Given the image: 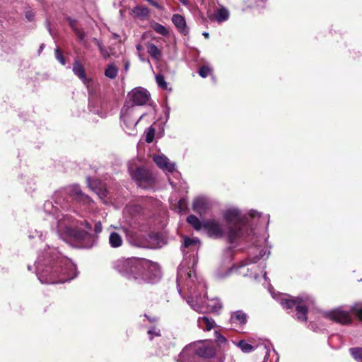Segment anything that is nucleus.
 I'll return each mask as SVG.
<instances>
[{"label": "nucleus", "mask_w": 362, "mask_h": 362, "mask_svg": "<svg viewBox=\"0 0 362 362\" xmlns=\"http://www.w3.org/2000/svg\"><path fill=\"white\" fill-rule=\"evenodd\" d=\"M53 198L57 206L52 202L47 201L44 204V211L57 221L58 233L72 240L77 247H92L96 243V238L88 231L79 228V226H84L86 229L90 230L91 225L86 220H76L69 214H59L57 206L64 210L73 209L76 214L83 216L82 211L78 210V206L81 211L90 212L93 209V200L82 193L78 185L60 189L55 192Z\"/></svg>", "instance_id": "1"}, {"label": "nucleus", "mask_w": 362, "mask_h": 362, "mask_svg": "<svg viewBox=\"0 0 362 362\" xmlns=\"http://www.w3.org/2000/svg\"><path fill=\"white\" fill-rule=\"evenodd\" d=\"M200 245V241L197 238H184L181 246L184 259L177 269V291L182 296V290L187 289V293L184 298L187 304L196 312L219 313L223 308L222 303L216 298L205 300L206 296L205 282L202 277L197 276L194 270Z\"/></svg>", "instance_id": "2"}, {"label": "nucleus", "mask_w": 362, "mask_h": 362, "mask_svg": "<svg viewBox=\"0 0 362 362\" xmlns=\"http://www.w3.org/2000/svg\"><path fill=\"white\" fill-rule=\"evenodd\" d=\"M35 264L36 275L42 284H63L78 274L74 262L57 248L49 245L38 254Z\"/></svg>", "instance_id": "3"}, {"label": "nucleus", "mask_w": 362, "mask_h": 362, "mask_svg": "<svg viewBox=\"0 0 362 362\" xmlns=\"http://www.w3.org/2000/svg\"><path fill=\"white\" fill-rule=\"evenodd\" d=\"M269 215L251 210L248 214L242 216L237 208H229L223 213V218L227 223V240L230 243L236 242L241 238L249 236L253 233L252 226L269 224Z\"/></svg>", "instance_id": "4"}, {"label": "nucleus", "mask_w": 362, "mask_h": 362, "mask_svg": "<svg viewBox=\"0 0 362 362\" xmlns=\"http://www.w3.org/2000/svg\"><path fill=\"white\" fill-rule=\"evenodd\" d=\"M215 349L206 341H199L187 345L180 354L177 362H202L203 359L214 358ZM213 362H223L221 358L214 359Z\"/></svg>", "instance_id": "5"}, {"label": "nucleus", "mask_w": 362, "mask_h": 362, "mask_svg": "<svg viewBox=\"0 0 362 362\" xmlns=\"http://www.w3.org/2000/svg\"><path fill=\"white\" fill-rule=\"evenodd\" d=\"M269 291L273 298H276L284 308H296L297 320L303 322L307 321L308 308L314 303V300L311 296L307 294H302L297 297H293L285 293L278 294L275 296L271 290Z\"/></svg>", "instance_id": "6"}, {"label": "nucleus", "mask_w": 362, "mask_h": 362, "mask_svg": "<svg viewBox=\"0 0 362 362\" xmlns=\"http://www.w3.org/2000/svg\"><path fill=\"white\" fill-rule=\"evenodd\" d=\"M138 107H135L130 102H125L120 112L121 127L129 135H136L135 127L144 117V113L137 117L136 112Z\"/></svg>", "instance_id": "7"}, {"label": "nucleus", "mask_w": 362, "mask_h": 362, "mask_svg": "<svg viewBox=\"0 0 362 362\" xmlns=\"http://www.w3.org/2000/svg\"><path fill=\"white\" fill-rule=\"evenodd\" d=\"M161 271L159 265L148 259H140L137 284H155L161 279Z\"/></svg>", "instance_id": "8"}, {"label": "nucleus", "mask_w": 362, "mask_h": 362, "mask_svg": "<svg viewBox=\"0 0 362 362\" xmlns=\"http://www.w3.org/2000/svg\"><path fill=\"white\" fill-rule=\"evenodd\" d=\"M139 259H119L113 264L114 269L129 280L136 282L139 269Z\"/></svg>", "instance_id": "9"}, {"label": "nucleus", "mask_w": 362, "mask_h": 362, "mask_svg": "<svg viewBox=\"0 0 362 362\" xmlns=\"http://www.w3.org/2000/svg\"><path fill=\"white\" fill-rule=\"evenodd\" d=\"M351 313L362 321V302L355 303L349 310H342L341 308L332 310L327 314V317L341 324H349L351 322Z\"/></svg>", "instance_id": "10"}, {"label": "nucleus", "mask_w": 362, "mask_h": 362, "mask_svg": "<svg viewBox=\"0 0 362 362\" xmlns=\"http://www.w3.org/2000/svg\"><path fill=\"white\" fill-rule=\"evenodd\" d=\"M258 255L254 257H248L246 259L241 262L240 268H243L245 267H250L247 268V273L245 274L251 278H254L255 279H257L259 273H263L264 279H267V274L264 271L265 265H255V264L264 256L266 255L267 251L264 249H257Z\"/></svg>", "instance_id": "11"}, {"label": "nucleus", "mask_w": 362, "mask_h": 362, "mask_svg": "<svg viewBox=\"0 0 362 362\" xmlns=\"http://www.w3.org/2000/svg\"><path fill=\"white\" fill-rule=\"evenodd\" d=\"M128 170L132 179L140 186L144 184H151L154 180L151 173L144 167L134 168L132 163H129Z\"/></svg>", "instance_id": "12"}, {"label": "nucleus", "mask_w": 362, "mask_h": 362, "mask_svg": "<svg viewBox=\"0 0 362 362\" xmlns=\"http://www.w3.org/2000/svg\"><path fill=\"white\" fill-rule=\"evenodd\" d=\"M127 98L129 100L126 102H130L137 107V106L144 105L148 103L150 99V93L146 89L137 87L128 93Z\"/></svg>", "instance_id": "13"}, {"label": "nucleus", "mask_w": 362, "mask_h": 362, "mask_svg": "<svg viewBox=\"0 0 362 362\" xmlns=\"http://www.w3.org/2000/svg\"><path fill=\"white\" fill-rule=\"evenodd\" d=\"M203 228L206 230L209 236L221 238L227 235V230L223 227L218 221L211 219L207 220L203 223Z\"/></svg>", "instance_id": "14"}, {"label": "nucleus", "mask_w": 362, "mask_h": 362, "mask_svg": "<svg viewBox=\"0 0 362 362\" xmlns=\"http://www.w3.org/2000/svg\"><path fill=\"white\" fill-rule=\"evenodd\" d=\"M72 70L74 74L77 76L87 87L89 93L92 95L94 91V87L96 86V85L93 80L86 78L84 69L78 61L74 62Z\"/></svg>", "instance_id": "15"}, {"label": "nucleus", "mask_w": 362, "mask_h": 362, "mask_svg": "<svg viewBox=\"0 0 362 362\" xmlns=\"http://www.w3.org/2000/svg\"><path fill=\"white\" fill-rule=\"evenodd\" d=\"M153 160L164 172L173 173L175 170V163H171L164 154H153Z\"/></svg>", "instance_id": "16"}, {"label": "nucleus", "mask_w": 362, "mask_h": 362, "mask_svg": "<svg viewBox=\"0 0 362 362\" xmlns=\"http://www.w3.org/2000/svg\"><path fill=\"white\" fill-rule=\"evenodd\" d=\"M210 202L207 197L199 196L193 201L192 209L199 214L205 213L209 208Z\"/></svg>", "instance_id": "17"}, {"label": "nucleus", "mask_w": 362, "mask_h": 362, "mask_svg": "<svg viewBox=\"0 0 362 362\" xmlns=\"http://www.w3.org/2000/svg\"><path fill=\"white\" fill-rule=\"evenodd\" d=\"M87 183L88 187L94 191L100 199L107 197V190L100 180L97 179L91 180L90 177H88Z\"/></svg>", "instance_id": "18"}, {"label": "nucleus", "mask_w": 362, "mask_h": 362, "mask_svg": "<svg viewBox=\"0 0 362 362\" xmlns=\"http://www.w3.org/2000/svg\"><path fill=\"white\" fill-rule=\"evenodd\" d=\"M172 21L181 34L187 35L189 33V28L187 27L185 19L182 16L174 14Z\"/></svg>", "instance_id": "19"}, {"label": "nucleus", "mask_w": 362, "mask_h": 362, "mask_svg": "<svg viewBox=\"0 0 362 362\" xmlns=\"http://www.w3.org/2000/svg\"><path fill=\"white\" fill-rule=\"evenodd\" d=\"M247 315L242 310L231 313L229 322L231 325H243L246 324Z\"/></svg>", "instance_id": "20"}, {"label": "nucleus", "mask_w": 362, "mask_h": 362, "mask_svg": "<svg viewBox=\"0 0 362 362\" xmlns=\"http://www.w3.org/2000/svg\"><path fill=\"white\" fill-rule=\"evenodd\" d=\"M230 12L228 8L224 6H221L214 11L213 16L211 17V21H215L218 23H221L228 20Z\"/></svg>", "instance_id": "21"}, {"label": "nucleus", "mask_w": 362, "mask_h": 362, "mask_svg": "<svg viewBox=\"0 0 362 362\" xmlns=\"http://www.w3.org/2000/svg\"><path fill=\"white\" fill-rule=\"evenodd\" d=\"M198 327L205 331H210L216 327V322L214 319L207 316L199 317L197 320Z\"/></svg>", "instance_id": "22"}, {"label": "nucleus", "mask_w": 362, "mask_h": 362, "mask_svg": "<svg viewBox=\"0 0 362 362\" xmlns=\"http://www.w3.org/2000/svg\"><path fill=\"white\" fill-rule=\"evenodd\" d=\"M122 238L119 233L116 232H112L110 233L109 236V243L112 247L117 248L120 247L122 244Z\"/></svg>", "instance_id": "23"}, {"label": "nucleus", "mask_w": 362, "mask_h": 362, "mask_svg": "<svg viewBox=\"0 0 362 362\" xmlns=\"http://www.w3.org/2000/svg\"><path fill=\"white\" fill-rule=\"evenodd\" d=\"M146 48L148 53L152 58L155 59H159L160 58L161 52L156 45L148 43Z\"/></svg>", "instance_id": "24"}, {"label": "nucleus", "mask_w": 362, "mask_h": 362, "mask_svg": "<svg viewBox=\"0 0 362 362\" xmlns=\"http://www.w3.org/2000/svg\"><path fill=\"white\" fill-rule=\"evenodd\" d=\"M118 74V69L113 64H110L107 65V68L105 70V76L107 78L110 79H114Z\"/></svg>", "instance_id": "25"}, {"label": "nucleus", "mask_w": 362, "mask_h": 362, "mask_svg": "<svg viewBox=\"0 0 362 362\" xmlns=\"http://www.w3.org/2000/svg\"><path fill=\"white\" fill-rule=\"evenodd\" d=\"M187 221L197 230H199L203 228V223L194 215H189L187 218Z\"/></svg>", "instance_id": "26"}, {"label": "nucleus", "mask_w": 362, "mask_h": 362, "mask_svg": "<svg viewBox=\"0 0 362 362\" xmlns=\"http://www.w3.org/2000/svg\"><path fill=\"white\" fill-rule=\"evenodd\" d=\"M69 25L72 28V29L75 32V34L76 35L79 41H81V42L83 41L85 38V33L82 30H81L76 27V21L73 20V19H69Z\"/></svg>", "instance_id": "27"}, {"label": "nucleus", "mask_w": 362, "mask_h": 362, "mask_svg": "<svg viewBox=\"0 0 362 362\" xmlns=\"http://www.w3.org/2000/svg\"><path fill=\"white\" fill-rule=\"evenodd\" d=\"M214 340L220 347H225L228 344L227 339L219 332H214Z\"/></svg>", "instance_id": "28"}, {"label": "nucleus", "mask_w": 362, "mask_h": 362, "mask_svg": "<svg viewBox=\"0 0 362 362\" xmlns=\"http://www.w3.org/2000/svg\"><path fill=\"white\" fill-rule=\"evenodd\" d=\"M349 352L356 362H362V348H351Z\"/></svg>", "instance_id": "29"}, {"label": "nucleus", "mask_w": 362, "mask_h": 362, "mask_svg": "<svg viewBox=\"0 0 362 362\" xmlns=\"http://www.w3.org/2000/svg\"><path fill=\"white\" fill-rule=\"evenodd\" d=\"M133 12L136 16L141 18H146L149 14L148 8L144 6H136L133 10Z\"/></svg>", "instance_id": "30"}, {"label": "nucleus", "mask_w": 362, "mask_h": 362, "mask_svg": "<svg viewBox=\"0 0 362 362\" xmlns=\"http://www.w3.org/2000/svg\"><path fill=\"white\" fill-rule=\"evenodd\" d=\"M236 345L244 353H250L254 350V346L247 343L245 340H240L236 344Z\"/></svg>", "instance_id": "31"}, {"label": "nucleus", "mask_w": 362, "mask_h": 362, "mask_svg": "<svg viewBox=\"0 0 362 362\" xmlns=\"http://www.w3.org/2000/svg\"><path fill=\"white\" fill-rule=\"evenodd\" d=\"M152 28L157 33L160 34L163 36H165L168 34V29L163 25L159 24L158 23H155L152 25Z\"/></svg>", "instance_id": "32"}, {"label": "nucleus", "mask_w": 362, "mask_h": 362, "mask_svg": "<svg viewBox=\"0 0 362 362\" xmlns=\"http://www.w3.org/2000/svg\"><path fill=\"white\" fill-rule=\"evenodd\" d=\"M156 83L158 84V86L163 89V90H166L167 88H168V85H167V83L165 80V78L164 76L162 75V74H157L156 76Z\"/></svg>", "instance_id": "33"}, {"label": "nucleus", "mask_w": 362, "mask_h": 362, "mask_svg": "<svg viewBox=\"0 0 362 362\" xmlns=\"http://www.w3.org/2000/svg\"><path fill=\"white\" fill-rule=\"evenodd\" d=\"M148 337L151 340H152L156 337H160V330L157 328L156 327H151L148 332Z\"/></svg>", "instance_id": "34"}, {"label": "nucleus", "mask_w": 362, "mask_h": 362, "mask_svg": "<svg viewBox=\"0 0 362 362\" xmlns=\"http://www.w3.org/2000/svg\"><path fill=\"white\" fill-rule=\"evenodd\" d=\"M211 69L209 66H203L199 70V74L202 78H206L211 74Z\"/></svg>", "instance_id": "35"}, {"label": "nucleus", "mask_w": 362, "mask_h": 362, "mask_svg": "<svg viewBox=\"0 0 362 362\" xmlns=\"http://www.w3.org/2000/svg\"><path fill=\"white\" fill-rule=\"evenodd\" d=\"M29 238L30 239L37 238L39 240L42 241L44 240V235L42 232H39L37 230H35V231L30 232Z\"/></svg>", "instance_id": "36"}, {"label": "nucleus", "mask_w": 362, "mask_h": 362, "mask_svg": "<svg viewBox=\"0 0 362 362\" xmlns=\"http://www.w3.org/2000/svg\"><path fill=\"white\" fill-rule=\"evenodd\" d=\"M55 57L56 59L62 64L64 65L66 64V61L64 57H63L60 50L57 48L54 50Z\"/></svg>", "instance_id": "37"}, {"label": "nucleus", "mask_w": 362, "mask_h": 362, "mask_svg": "<svg viewBox=\"0 0 362 362\" xmlns=\"http://www.w3.org/2000/svg\"><path fill=\"white\" fill-rule=\"evenodd\" d=\"M154 134L155 130L153 129H150L149 131L146 133V141L148 143L152 142L154 138Z\"/></svg>", "instance_id": "38"}, {"label": "nucleus", "mask_w": 362, "mask_h": 362, "mask_svg": "<svg viewBox=\"0 0 362 362\" xmlns=\"http://www.w3.org/2000/svg\"><path fill=\"white\" fill-rule=\"evenodd\" d=\"M90 104H91V101L90 100L89 108H90V112H92L94 114H97V115H100V117H106L107 113L99 112L98 110H96L95 108H92Z\"/></svg>", "instance_id": "39"}, {"label": "nucleus", "mask_w": 362, "mask_h": 362, "mask_svg": "<svg viewBox=\"0 0 362 362\" xmlns=\"http://www.w3.org/2000/svg\"><path fill=\"white\" fill-rule=\"evenodd\" d=\"M102 229H103V227H102L101 222L100 221L96 222L95 224V226H94L95 234L97 235L99 233H100L101 231H102Z\"/></svg>", "instance_id": "40"}, {"label": "nucleus", "mask_w": 362, "mask_h": 362, "mask_svg": "<svg viewBox=\"0 0 362 362\" xmlns=\"http://www.w3.org/2000/svg\"><path fill=\"white\" fill-rule=\"evenodd\" d=\"M98 48L100 49V52L103 54L104 57H107L109 54L106 52L105 47L101 45L100 42H98Z\"/></svg>", "instance_id": "41"}, {"label": "nucleus", "mask_w": 362, "mask_h": 362, "mask_svg": "<svg viewBox=\"0 0 362 362\" xmlns=\"http://www.w3.org/2000/svg\"><path fill=\"white\" fill-rule=\"evenodd\" d=\"M149 4H151L153 6L158 8V9H160L161 8V6L156 2L154 0H146Z\"/></svg>", "instance_id": "42"}, {"label": "nucleus", "mask_w": 362, "mask_h": 362, "mask_svg": "<svg viewBox=\"0 0 362 362\" xmlns=\"http://www.w3.org/2000/svg\"><path fill=\"white\" fill-rule=\"evenodd\" d=\"M25 16L29 21H32L34 19V14L31 11H28Z\"/></svg>", "instance_id": "43"}, {"label": "nucleus", "mask_w": 362, "mask_h": 362, "mask_svg": "<svg viewBox=\"0 0 362 362\" xmlns=\"http://www.w3.org/2000/svg\"><path fill=\"white\" fill-rule=\"evenodd\" d=\"M129 62L127 61V62H126V63L124 64V70L126 71H127L129 69Z\"/></svg>", "instance_id": "44"}, {"label": "nucleus", "mask_w": 362, "mask_h": 362, "mask_svg": "<svg viewBox=\"0 0 362 362\" xmlns=\"http://www.w3.org/2000/svg\"><path fill=\"white\" fill-rule=\"evenodd\" d=\"M159 234L158 233H156V234H153V235H150V238H159Z\"/></svg>", "instance_id": "45"}, {"label": "nucleus", "mask_w": 362, "mask_h": 362, "mask_svg": "<svg viewBox=\"0 0 362 362\" xmlns=\"http://www.w3.org/2000/svg\"><path fill=\"white\" fill-rule=\"evenodd\" d=\"M183 5H188V0H179Z\"/></svg>", "instance_id": "46"}, {"label": "nucleus", "mask_w": 362, "mask_h": 362, "mask_svg": "<svg viewBox=\"0 0 362 362\" xmlns=\"http://www.w3.org/2000/svg\"><path fill=\"white\" fill-rule=\"evenodd\" d=\"M44 47H45V45H44L43 44H42V45L40 46V48H39V50H38L39 54H40V53L43 50Z\"/></svg>", "instance_id": "47"}, {"label": "nucleus", "mask_w": 362, "mask_h": 362, "mask_svg": "<svg viewBox=\"0 0 362 362\" xmlns=\"http://www.w3.org/2000/svg\"><path fill=\"white\" fill-rule=\"evenodd\" d=\"M202 35L204 36L205 38H209V34L207 32H204Z\"/></svg>", "instance_id": "48"}, {"label": "nucleus", "mask_w": 362, "mask_h": 362, "mask_svg": "<svg viewBox=\"0 0 362 362\" xmlns=\"http://www.w3.org/2000/svg\"><path fill=\"white\" fill-rule=\"evenodd\" d=\"M136 49L138 50H141V46L140 45H136Z\"/></svg>", "instance_id": "49"}, {"label": "nucleus", "mask_w": 362, "mask_h": 362, "mask_svg": "<svg viewBox=\"0 0 362 362\" xmlns=\"http://www.w3.org/2000/svg\"><path fill=\"white\" fill-rule=\"evenodd\" d=\"M28 270H30V269H31V267H30V265H28Z\"/></svg>", "instance_id": "50"}, {"label": "nucleus", "mask_w": 362, "mask_h": 362, "mask_svg": "<svg viewBox=\"0 0 362 362\" xmlns=\"http://www.w3.org/2000/svg\"><path fill=\"white\" fill-rule=\"evenodd\" d=\"M169 182H170V185L173 186V182L170 181V179H169Z\"/></svg>", "instance_id": "51"}]
</instances>
